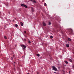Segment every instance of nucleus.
<instances>
[{"mask_svg":"<svg viewBox=\"0 0 74 74\" xmlns=\"http://www.w3.org/2000/svg\"><path fill=\"white\" fill-rule=\"evenodd\" d=\"M24 41H26V40L25 39H24Z\"/></svg>","mask_w":74,"mask_h":74,"instance_id":"nucleus-24","label":"nucleus"},{"mask_svg":"<svg viewBox=\"0 0 74 74\" xmlns=\"http://www.w3.org/2000/svg\"><path fill=\"white\" fill-rule=\"evenodd\" d=\"M68 40L69 41H71V39H70V38H68Z\"/></svg>","mask_w":74,"mask_h":74,"instance_id":"nucleus-16","label":"nucleus"},{"mask_svg":"<svg viewBox=\"0 0 74 74\" xmlns=\"http://www.w3.org/2000/svg\"><path fill=\"white\" fill-rule=\"evenodd\" d=\"M50 38H53V36H50Z\"/></svg>","mask_w":74,"mask_h":74,"instance_id":"nucleus-19","label":"nucleus"},{"mask_svg":"<svg viewBox=\"0 0 74 74\" xmlns=\"http://www.w3.org/2000/svg\"><path fill=\"white\" fill-rule=\"evenodd\" d=\"M37 74H38L39 73L38 72L37 73Z\"/></svg>","mask_w":74,"mask_h":74,"instance_id":"nucleus-28","label":"nucleus"},{"mask_svg":"<svg viewBox=\"0 0 74 74\" xmlns=\"http://www.w3.org/2000/svg\"><path fill=\"white\" fill-rule=\"evenodd\" d=\"M32 12H34V10H33V8H32Z\"/></svg>","mask_w":74,"mask_h":74,"instance_id":"nucleus-10","label":"nucleus"},{"mask_svg":"<svg viewBox=\"0 0 74 74\" xmlns=\"http://www.w3.org/2000/svg\"><path fill=\"white\" fill-rule=\"evenodd\" d=\"M28 43H29V44H30V43H31V42H30V41H29Z\"/></svg>","mask_w":74,"mask_h":74,"instance_id":"nucleus-20","label":"nucleus"},{"mask_svg":"<svg viewBox=\"0 0 74 74\" xmlns=\"http://www.w3.org/2000/svg\"><path fill=\"white\" fill-rule=\"evenodd\" d=\"M69 33L70 34H71L73 33V30L71 29H69Z\"/></svg>","mask_w":74,"mask_h":74,"instance_id":"nucleus-2","label":"nucleus"},{"mask_svg":"<svg viewBox=\"0 0 74 74\" xmlns=\"http://www.w3.org/2000/svg\"><path fill=\"white\" fill-rule=\"evenodd\" d=\"M8 14H10V12H8Z\"/></svg>","mask_w":74,"mask_h":74,"instance_id":"nucleus-25","label":"nucleus"},{"mask_svg":"<svg viewBox=\"0 0 74 74\" xmlns=\"http://www.w3.org/2000/svg\"><path fill=\"white\" fill-rule=\"evenodd\" d=\"M18 25H17V24H16V25H15V26L16 27H18Z\"/></svg>","mask_w":74,"mask_h":74,"instance_id":"nucleus-17","label":"nucleus"},{"mask_svg":"<svg viewBox=\"0 0 74 74\" xmlns=\"http://www.w3.org/2000/svg\"><path fill=\"white\" fill-rule=\"evenodd\" d=\"M12 59H13L12 58H11V60H12Z\"/></svg>","mask_w":74,"mask_h":74,"instance_id":"nucleus-26","label":"nucleus"},{"mask_svg":"<svg viewBox=\"0 0 74 74\" xmlns=\"http://www.w3.org/2000/svg\"><path fill=\"white\" fill-rule=\"evenodd\" d=\"M66 46L67 47V48H69V45H66Z\"/></svg>","mask_w":74,"mask_h":74,"instance_id":"nucleus-8","label":"nucleus"},{"mask_svg":"<svg viewBox=\"0 0 74 74\" xmlns=\"http://www.w3.org/2000/svg\"><path fill=\"white\" fill-rule=\"evenodd\" d=\"M24 7L26 8H27V5H25L24 6Z\"/></svg>","mask_w":74,"mask_h":74,"instance_id":"nucleus-6","label":"nucleus"},{"mask_svg":"<svg viewBox=\"0 0 74 74\" xmlns=\"http://www.w3.org/2000/svg\"><path fill=\"white\" fill-rule=\"evenodd\" d=\"M52 68H53V70L55 71H57L58 70V69H56V67H55L54 66H53Z\"/></svg>","mask_w":74,"mask_h":74,"instance_id":"nucleus-3","label":"nucleus"},{"mask_svg":"<svg viewBox=\"0 0 74 74\" xmlns=\"http://www.w3.org/2000/svg\"><path fill=\"white\" fill-rule=\"evenodd\" d=\"M33 2H34V3H36V1H34Z\"/></svg>","mask_w":74,"mask_h":74,"instance_id":"nucleus-21","label":"nucleus"},{"mask_svg":"<svg viewBox=\"0 0 74 74\" xmlns=\"http://www.w3.org/2000/svg\"><path fill=\"white\" fill-rule=\"evenodd\" d=\"M73 68L74 69V65H73Z\"/></svg>","mask_w":74,"mask_h":74,"instance_id":"nucleus-23","label":"nucleus"},{"mask_svg":"<svg viewBox=\"0 0 74 74\" xmlns=\"http://www.w3.org/2000/svg\"><path fill=\"white\" fill-rule=\"evenodd\" d=\"M21 26H23V23L21 22Z\"/></svg>","mask_w":74,"mask_h":74,"instance_id":"nucleus-7","label":"nucleus"},{"mask_svg":"<svg viewBox=\"0 0 74 74\" xmlns=\"http://www.w3.org/2000/svg\"><path fill=\"white\" fill-rule=\"evenodd\" d=\"M43 25L44 26H46V24L44 23H43Z\"/></svg>","mask_w":74,"mask_h":74,"instance_id":"nucleus-5","label":"nucleus"},{"mask_svg":"<svg viewBox=\"0 0 74 74\" xmlns=\"http://www.w3.org/2000/svg\"><path fill=\"white\" fill-rule=\"evenodd\" d=\"M24 33H25V34H26V31H24Z\"/></svg>","mask_w":74,"mask_h":74,"instance_id":"nucleus-15","label":"nucleus"},{"mask_svg":"<svg viewBox=\"0 0 74 74\" xmlns=\"http://www.w3.org/2000/svg\"><path fill=\"white\" fill-rule=\"evenodd\" d=\"M64 62H65V63L66 64H68V62H67V61H65Z\"/></svg>","mask_w":74,"mask_h":74,"instance_id":"nucleus-11","label":"nucleus"},{"mask_svg":"<svg viewBox=\"0 0 74 74\" xmlns=\"http://www.w3.org/2000/svg\"><path fill=\"white\" fill-rule=\"evenodd\" d=\"M37 56H38V57H39V56H40V54H37Z\"/></svg>","mask_w":74,"mask_h":74,"instance_id":"nucleus-12","label":"nucleus"},{"mask_svg":"<svg viewBox=\"0 0 74 74\" xmlns=\"http://www.w3.org/2000/svg\"><path fill=\"white\" fill-rule=\"evenodd\" d=\"M51 23L50 22H49V25H51Z\"/></svg>","mask_w":74,"mask_h":74,"instance_id":"nucleus-18","label":"nucleus"},{"mask_svg":"<svg viewBox=\"0 0 74 74\" xmlns=\"http://www.w3.org/2000/svg\"><path fill=\"white\" fill-rule=\"evenodd\" d=\"M25 37H27V36H25Z\"/></svg>","mask_w":74,"mask_h":74,"instance_id":"nucleus-29","label":"nucleus"},{"mask_svg":"<svg viewBox=\"0 0 74 74\" xmlns=\"http://www.w3.org/2000/svg\"><path fill=\"white\" fill-rule=\"evenodd\" d=\"M69 61L71 62H73V61H72V60H71V59H69Z\"/></svg>","mask_w":74,"mask_h":74,"instance_id":"nucleus-9","label":"nucleus"},{"mask_svg":"<svg viewBox=\"0 0 74 74\" xmlns=\"http://www.w3.org/2000/svg\"><path fill=\"white\" fill-rule=\"evenodd\" d=\"M15 62H13V65L14 66H15Z\"/></svg>","mask_w":74,"mask_h":74,"instance_id":"nucleus-22","label":"nucleus"},{"mask_svg":"<svg viewBox=\"0 0 74 74\" xmlns=\"http://www.w3.org/2000/svg\"><path fill=\"white\" fill-rule=\"evenodd\" d=\"M25 5L24 4H21V5L22 7H24Z\"/></svg>","mask_w":74,"mask_h":74,"instance_id":"nucleus-4","label":"nucleus"},{"mask_svg":"<svg viewBox=\"0 0 74 74\" xmlns=\"http://www.w3.org/2000/svg\"><path fill=\"white\" fill-rule=\"evenodd\" d=\"M44 5L45 6H47V4L45 3H44Z\"/></svg>","mask_w":74,"mask_h":74,"instance_id":"nucleus-13","label":"nucleus"},{"mask_svg":"<svg viewBox=\"0 0 74 74\" xmlns=\"http://www.w3.org/2000/svg\"><path fill=\"white\" fill-rule=\"evenodd\" d=\"M4 38L5 39H7V37L5 36H4Z\"/></svg>","mask_w":74,"mask_h":74,"instance_id":"nucleus-14","label":"nucleus"},{"mask_svg":"<svg viewBox=\"0 0 74 74\" xmlns=\"http://www.w3.org/2000/svg\"><path fill=\"white\" fill-rule=\"evenodd\" d=\"M54 73H56V72H54Z\"/></svg>","mask_w":74,"mask_h":74,"instance_id":"nucleus-30","label":"nucleus"},{"mask_svg":"<svg viewBox=\"0 0 74 74\" xmlns=\"http://www.w3.org/2000/svg\"><path fill=\"white\" fill-rule=\"evenodd\" d=\"M13 56L14 57V56H15V55H14Z\"/></svg>","mask_w":74,"mask_h":74,"instance_id":"nucleus-27","label":"nucleus"},{"mask_svg":"<svg viewBox=\"0 0 74 74\" xmlns=\"http://www.w3.org/2000/svg\"><path fill=\"white\" fill-rule=\"evenodd\" d=\"M73 53L74 54V52H73Z\"/></svg>","mask_w":74,"mask_h":74,"instance_id":"nucleus-31","label":"nucleus"},{"mask_svg":"<svg viewBox=\"0 0 74 74\" xmlns=\"http://www.w3.org/2000/svg\"><path fill=\"white\" fill-rule=\"evenodd\" d=\"M21 47H22L23 49H25V48H26V46L25 45H21Z\"/></svg>","mask_w":74,"mask_h":74,"instance_id":"nucleus-1","label":"nucleus"}]
</instances>
